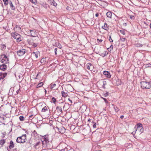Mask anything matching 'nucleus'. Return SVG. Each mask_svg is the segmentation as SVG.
Masks as SVG:
<instances>
[{
	"instance_id": "1",
	"label": "nucleus",
	"mask_w": 151,
	"mask_h": 151,
	"mask_svg": "<svg viewBox=\"0 0 151 151\" xmlns=\"http://www.w3.org/2000/svg\"><path fill=\"white\" fill-rule=\"evenodd\" d=\"M11 35L13 38L16 39L17 42H19L23 39V37L22 36L16 32H12Z\"/></svg>"
},
{
	"instance_id": "2",
	"label": "nucleus",
	"mask_w": 151,
	"mask_h": 151,
	"mask_svg": "<svg viewBox=\"0 0 151 151\" xmlns=\"http://www.w3.org/2000/svg\"><path fill=\"white\" fill-rule=\"evenodd\" d=\"M141 87L143 89H149L151 87L150 84L147 81H142L140 82Z\"/></svg>"
},
{
	"instance_id": "3",
	"label": "nucleus",
	"mask_w": 151,
	"mask_h": 151,
	"mask_svg": "<svg viewBox=\"0 0 151 151\" xmlns=\"http://www.w3.org/2000/svg\"><path fill=\"white\" fill-rule=\"evenodd\" d=\"M26 136V134H25L22 135L21 137H18L16 139L17 142L20 143H23L25 142Z\"/></svg>"
},
{
	"instance_id": "4",
	"label": "nucleus",
	"mask_w": 151,
	"mask_h": 151,
	"mask_svg": "<svg viewBox=\"0 0 151 151\" xmlns=\"http://www.w3.org/2000/svg\"><path fill=\"white\" fill-rule=\"evenodd\" d=\"M0 60L3 64H5L9 63V59L4 55H2L0 56Z\"/></svg>"
},
{
	"instance_id": "5",
	"label": "nucleus",
	"mask_w": 151,
	"mask_h": 151,
	"mask_svg": "<svg viewBox=\"0 0 151 151\" xmlns=\"http://www.w3.org/2000/svg\"><path fill=\"white\" fill-rule=\"evenodd\" d=\"M27 52V50L24 49H20L17 51V55L19 56H22Z\"/></svg>"
},
{
	"instance_id": "6",
	"label": "nucleus",
	"mask_w": 151,
	"mask_h": 151,
	"mask_svg": "<svg viewBox=\"0 0 151 151\" xmlns=\"http://www.w3.org/2000/svg\"><path fill=\"white\" fill-rule=\"evenodd\" d=\"M27 34L29 36H31L32 37H36L37 35V33L35 30H29L27 32Z\"/></svg>"
},
{
	"instance_id": "7",
	"label": "nucleus",
	"mask_w": 151,
	"mask_h": 151,
	"mask_svg": "<svg viewBox=\"0 0 151 151\" xmlns=\"http://www.w3.org/2000/svg\"><path fill=\"white\" fill-rule=\"evenodd\" d=\"M58 129V131L61 133H64L65 132V128L63 127H61L60 128H57Z\"/></svg>"
},
{
	"instance_id": "8",
	"label": "nucleus",
	"mask_w": 151,
	"mask_h": 151,
	"mask_svg": "<svg viewBox=\"0 0 151 151\" xmlns=\"http://www.w3.org/2000/svg\"><path fill=\"white\" fill-rule=\"evenodd\" d=\"M7 73H0V80L1 79H3L7 75Z\"/></svg>"
},
{
	"instance_id": "9",
	"label": "nucleus",
	"mask_w": 151,
	"mask_h": 151,
	"mask_svg": "<svg viewBox=\"0 0 151 151\" xmlns=\"http://www.w3.org/2000/svg\"><path fill=\"white\" fill-rule=\"evenodd\" d=\"M7 68V65L5 64H3L0 65V69L2 70H5Z\"/></svg>"
},
{
	"instance_id": "10",
	"label": "nucleus",
	"mask_w": 151,
	"mask_h": 151,
	"mask_svg": "<svg viewBox=\"0 0 151 151\" xmlns=\"http://www.w3.org/2000/svg\"><path fill=\"white\" fill-rule=\"evenodd\" d=\"M103 74L106 76V77L109 78L111 77L110 74L108 71H104L103 72Z\"/></svg>"
},
{
	"instance_id": "11",
	"label": "nucleus",
	"mask_w": 151,
	"mask_h": 151,
	"mask_svg": "<svg viewBox=\"0 0 151 151\" xmlns=\"http://www.w3.org/2000/svg\"><path fill=\"white\" fill-rule=\"evenodd\" d=\"M102 28L106 31H108L109 29V26L106 23H104V26H102Z\"/></svg>"
},
{
	"instance_id": "12",
	"label": "nucleus",
	"mask_w": 151,
	"mask_h": 151,
	"mask_svg": "<svg viewBox=\"0 0 151 151\" xmlns=\"http://www.w3.org/2000/svg\"><path fill=\"white\" fill-rule=\"evenodd\" d=\"M92 65L91 63H89L87 64V68L88 69L90 70H92Z\"/></svg>"
},
{
	"instance_id": "13",
	"label": "nucleus",
	"mask_w": 151,
	"mask_h": 151,
	"mask_svg": "<svg viewBox=\"0 0 151 151\" xmlns=\"http://www.w3.org/2000/svg\"><path fill=\"white\" fill-rule=\"evenodd\" d=\"M42 139H43V140L45 141V142L48 143L49 142L48 136H47L46 135L44 136L43 137V138H42Z\"/></svg>"
},
{
	"instance_id": "14",
	"label": "nucleus",
	"mask_w": 151,
	"mask_h": 151,
	"mask_svg": "<svg viewBox=\"0 0 151 151\" xmlns=\"http://www.w3.org/2000/svg\"><path fill=\"white\" fill-rule=\"evenodd\" d=\"M143 128L142 127V124L140 123H139L137 124V128L136 129V130L137 131L139 130V128ZM134 128H136V127H135Z\"/></svg>"
},
{
	"instance_id": "15",
	"label": "nucleus",
	"mask_w": 151,
	"mask_h": 151,
	"mask_svg": "<svg viewBox=\"0 0 151 151\" xmlns=\"http://www.w3.org/2000/svg\"><path fill=\"white\" fill-rule=\"evenodd\" d=\"M112 14V13L111 12H108L106 13L107 17L110 18H111Z\"/></svg>"
},
{
	"instance_id": "16",
	"label": "nucleus",
	"mask_w": 151,
	"mask_h": 151,
	"mask_svg": "<svg viewBox=\"0 0 151 151\" xmlns=\"http://www.w3.org/2000/svg\"><path fill=\"white\" fill-rule=\"evenodd\" d=\"M56 109L58 112H62V111L61 106H57L56 108Z\"/></svg>"
},
{
	"instance_id": "17",
	"label": "nucleus",
	"mask_w": 151,
	"mask_h": 151,
	"mask_svg": "<svg viewBox=\"0 0 151 151\" xmlns=\"http://www.w3.org/2000/svg\"><path fill=\"white\" fill-rule=\"evenodd\" d=\"M62 95L63 97H66L67 96L68 94L67 93H65L63 91L61 92Z\"/></svg>"
},
{
	"instance_id": "18",
	"label": "nucleus",
	"mask_w": 151,
	"mask_h": 151,
	"mask_svg": "<svg viewBox=\"0 0 151 151\" xmlns=\"http://www.w3.org/2000/svg\"><path fill=\"white\" fill-rule=\"evenodd\" d=\"M14 147V144L13 142L12 141H11L10 142V145L9 146V148L10 149L13 148Z\"/></svg>"
},
{
	"instance_id": "19",
	"label": "nucleus",
	"mask_w": 151,
	"mask_h": 151,
	"mask_svg": "<svg viewBox=\"0 0 151 151\" xmlns=\"http://www.w3.org/2000/svg\"><path fill=\"white\" fill-rule=\"evenodd\" d=\"M32 134L33 135H34L35 137V138H37L38 137V134L37 133L36 131H34L33 133Z\"/></svg>"
},
{
	"instance_id": "20",
	"label": "nucleus",
	"mask_w": 151,
	"mask_h": 151,
	"mask_svg": "<svg viewBox=\"0 0 151 151\" xmlns=\"http://www.w3.org/2000/svg\"><path fill=\"white\" fill-rule=\"evenodd\" d=\"M9 4L10 5L11 9L12 10H14L15 9V7L14 6L11 1H10Z\"/></svg>"
},
{
	"instance_id": "21",
	"label": "nucleus",
	"mask_w": 151,
	"mask_h": 151,
	"mask_svg": "<svg viewBox=\"0 0 151 151\" xmlns=\"http://www.w3.org/2000/svg\"><path fill=\"white\" fill-rule=\"evenodd\" d=\"M5 142V140L4 139H2L0 140V145L2 146Z\"/></svg>"
},
{
	"instance_id": "22",
	"label": "nucleus",
	"mask_w": 151,
	"mask_h": 151,
	"mask_svg": "<svg viewBox=\"0 0 151 151\" xmlns=\"http://www.w3.org/2000/svg\"><path fill=\"white\" fill-rule=\"evenodd\" d=\"M42 143L43 147H45L47 146V144L48 142H45V141L44 140H42Z\"/></svg>"
},
{
	"instance_id": "23",
	"label": "nucleus",
	"mask_w": 151,
	"mask_h": 151,
	"mask_svg": "<svg viewBox=\"0 0 151 151\" xmlns=\"http://www.w3.org/2000/svg\"><path fill=\"white\" fill-rule=\"evenodd\" d=\"M32 55L33 56H35L36 58L38 57V53L37 52H33Z\"/></svg>"
},
{
	"instance_id": "24",
	"label": "nucleus",
	"mask_w": 151,
	"mask_h": 151,
	"mask_svg": "<svg viewBox=\"0 0 151 151\" xmlns=\"http://www.w3.org/2000/svg\"><path fill=\"white\" fill-rule=\"evenodd\" d=\"M114 109L115 110V111L116 112H118V111L119 110V108L116 106H114Z\"/></svg>"
},
{
	"instance_id": "25",
	"label": "nucleus",
	"mask_w": 151,
	"mask_h": 151,
	"mask_svg": "<svg viewBox=\"0 0 151 151\" xmlns=\"http://www.w3.org/2000/svg\"><path fill=\"white\" fill-rule=\"evenodd\" d=\"M126 41V39L124 38H121L119 39V41L120 42H124Z\"/></svg>"
},
{
	"instance_id": "26",
	"label": "nucleus",
	"mask_w": 151,
	"mask_h": 151,
	"mask_svg": "<svg viewBox=\"0 0 151 151\" xmlns=\"http://www.w3.org/2000/svg\"><path fill=\"white\" fill-rule=\"evenodd\" d=\"M46 59L45 58H43L41 59L40 62L41 63L45 64V63Z\"/></svg>"
},
{
	"instance_id": "27",
	"label": "nucleus",
	"mask_w": 151,
	"mask_h": 151,
	"mask_svg": "<svg viewBox=\"0 0 151 151\" xmlns=\"http://www.w3.org/2000/svg\"><path fill=\"white\" fill-rule=\"evenodd\" d=\"M47 109L46 106H45L42 109V112H45L47 111Z\"/></svg>"
},
{
	"instance_id": "28",
	"label": "nucleus",
	"mask_w": 151,
	"mask_h": 151,
	"mask_svg": "<svg viewBox=\"0 0 151 151\" xmlns=\"http://www.w3.org/2000/svg\"><path fill=\"white\" fill-rule=\"evenodd\" d=\"M43 85V83L42 82H40L38 83L37 85V88H39L42 86Z\"/></svg>"
},
{
	"instance_id": "29",
	"label": "nucleus",
	"mask_w": 151,
	"mask_h": 151,
	"mask_svg": "<svg viewBox=\"0 0 151 151\" xmlns=\"http://www.w3.org/2000/svg\"><path fill=\"white\" fill-rule=\"evenodd\" d=\"M51 1L52 3V4H52L54 6H57V4L55 2V1H54V0H51Z\"/></svg>"
},
{
	"instance_id": "30",
	"label": "nucleus",
	"mask_w": 151,
	"mask_h": 151,
	"mask_svg": "<svg viewBox=\"0 0 151 151\" xmlns=\"http://www.w3.org/2000/svg\"><path fill=\"white\" fill-rule=\"evenodd\" d=\"M32 3L36 4L37 3L36 0H29Z\"/></svg>"
},
{
	"instance_id": "31",
	"label": "nucleus",
	"mask_w": 151,
	"mask_h": 151,
	"mask_svg": "<svg viewBox=\"0 0 151 151\" xmlns=\"http://www.w3.org/2000/svg\"><path fill=\"white\" fill-rule=\"evenodd\" d=\"M4 4L6 6L8 4V0H3Z\"/></svg>"
},
{
	"instance_id": "32",
	"label": "nucleus",
	"mask_w": 151,
	"mask_h": 151,
	"mask_svg": "<svg viewBox=\"0 0 151 151\" xmlns=\"http://www.w3.org/2000/svg\"><path fill=\"white\" fill-rule=\"evenodd\" d=\"M19 119L21 121H23L24 120V118L23 116H19Z\"/></svg>"
},
{
	"instance_id": "33",
	"label": "nucleus",
	"mask_w": 151,
	"mask_h": 151,
	"mask_svg": "<svg viewBox=\"0 0 151 151\" xmlns=\"http://www.w3.org/2000/svg\"><path fill=\"white\" fill-rule=\"evenodd\" d=\"M138 130L139 131V132L140 133V134H141V133H142L143 132V131H144L143 128H139V130Z\"/></svg>"
},
{
	"instance_id": "34",
	"label": "nucleus",
	"mask_w": 151,
	"mask_h": 151,
	"mask_svg": "<svg viewBox=\"0 0 151 151\" xmlns=\"http://www.w3.org/2000/svg\"><path fill=\"white\" fill-rule=\"evenodd\" d=\"M113 45H111L110 46V47L109 48H108V50L109 51H111V50H113Z\"/></svg>"
},
{
	"instance_id": "35",
	"label": "nucleus",
	"mask_w": 151,
	"mask_h": 151,
	"mask_svg": "<svg viewBox=\"0 0 151 151\" xmlns=\"http://www.w3.org/2000/svg\"><path fill=\"white\" fill-rule=\"evenodd\" d=\"M120 32L123 35H124L125 34V31L124 30H121L120 31Z\"/></svg>"
},
{
	"instance_id": "36",
	"label": "nucleus",
	"mask_w": 151,
	"mask_h": 151,
	"mask_svg": "<svg viewBox=\"0 0 151 151\" xmlns=\"http://www.w3.org/2000/svg\"><path fill=\"white\" fill-rule=\"evenodd\" d=\"M109 93L108 92H106V93H104V96L105 97H106L109 96Z\"/></svg>"
},
{
	"instance_id": "37",
	"label": "nucleus",
	"mask_w": 151,
	"mask_h": 151,
	"mask_svg": "<svg viewBox=\"0 0 151 151\" xmlns=\"http://www.w3.org/2000/svg\"><path fill=\"white\" fill-rule=\"evenodd\" d=\"M56 85L54 83L51 85V88H54L55 86H56Z\"/></svg>"
},
{
	"instance_id": "38",
	"label": "nucleus",
	"mask_w": 151,
	"mask_h": 151,
	"mask_svg": "<svg viewBox=\"0 0 151 151\" xmlns=\"http://www.w3.org/2000/svg\"><path fill=\"white\" fill-rule=\"evenodd\" d=\"M146 67L147 68L151 67V64L148 63L146 65Z\"/></svg>"
},
{
	"instance_id": "39",
	"label": "nucleus",
	"mask_w": 151,
	"mask_h": 151,
	"mask_svg": "<svg viewBox=\"0 0 151 151\" xmlns=\"http://www.w3.org/2000/svg\"><path fill=\"white\" fill-rule=\"evenodd\" d=\"M32 45L33 47L34 48L36 47L37 46V44L34 43H33Z\"/></svg>"
},
{
	"instance_id": "40",
	"label": "nucleus",
	"mask_w": 151,
	"mask_h": 151,
	"mask_svg": "<svg viewBox=\"0 0 151 151\" xmlns=\"http://www.w3.org/2000/svg\"><path fill=\"white\" fill-rule=\"evenodd\" d=\"M109 41L111 42H113V40H112V39H111V35H110V36H109Z\"/></svg>"
},
{
	"instance_id": "41",
	"label": "nucleus",
	"mask_w": 151,
	"mask_h": 151,
	"mask_svg": "<svg viewBox=\"0 0 151 151\" xmlns=\"http://www.w3.org/2000/svg\"><path fill=\"white\" fill-rule=\"evenodd\" d=\"M52 100L53 103L55 104L56 100V99L54 97H53L52 98Z\"/></svg>"
},
{
	"instance_id": "42",
	"label": "nucleus",
	"mask_w": 151,
	"mask_h": 151,
	"mask_svg": "<svg viewBox=\"0 0 151 151\" xmlns=\"http://www.w3.org/2000/svg\"><path fill=\"white\" fill-rule=\"evenodd\" d=\"M3 19V16L1 15H0V22L2 21V20Z\"/></svg>"
},
{
	"instance_id": "43",
	"label": "nucleus",
	"mask_w": 151,
	"mask_h": 151,
	"mask_svg": "<svg viewBox=\"0 0 151 151\" xmlns=\"http://www.w3.org/2000/svg\"><path fill=\"white\" fill-rule=\"evenodd\" d=\"M93 128H95L96 127V123L95 122H93Z\"/></svg>"
},
{
	"instance_id": "44",
	"label": "nucleus",
	"mask_w": 151,
	"mask_h": 151,
	"mask_svg": "<svg viewBox=\"0 0 151 151\" xmlns=\"http://www.w3.org/2000/svg\"><path fill=\"white\" fill-rule=\"evenodd\" d=\"M57 50H58V49L57 48H56L55 49V55H57Z\"/></svg>"
},
{
	"instance_id": "45",
	"label": "nucleus",
	"mask_w": 151,
	"mask_h": 151,
	"mask_svg": "<svg viewBox=\"0 0 151 151\" xmlns=\"http://www.w3.org/2000/svg\"><path fill=\"white\" fill-rule=\"evenodd\" d=\"M5 119L4 117H2L0 116V120H4Z\"/></svg>"
},
{
	"instance_id": "46",
	"label": "nucleus",
	"mask_w": 151,
	"mask_h": 151,
	"mask_svg": "<svg viewBox=\"0 0 151 151\" xmlns=\"http://www.w3.org/2000/svg\"><path fill=\"white\" fill-rule=\"evenodd\" d=\"M14 28H18V29H19V30L21 29L20 27L19 26H17V25H16V26H15Z\"/></svg>"
},
{
	"instance_id": "47",
	"label": "nucleus",
	"mask_w": 151,
	"mask_h": 151,
	"mask_svg": "<svg viewBox=\"0 0 151 151\" xmlns=\"http://www.w3.org/2000/svg\"><path fill=\"white\" fill-rule=\"evenodd\" d=\"M130 18L132 19H134V16L130 15Z\"/></svg>"
},
{
	"instance_id": "48",
	"label": "nucleus",
	"mask_w": 151,
	"mask_h": 151,
	"mask_svg": "<svg viewBox=\"0 0 151 151\" xmlns=\"http://www.w3.org/2000/svg\"><path fill=\"white\" fill-rule=\"evenodd\" d=\"M102 98L104 100V101H105L106 103L108 102L107 100L106 99L102 97Z\"/></svg>"
},
{
	"instance_id": "49",
	"label": "nucleus",
	"mask_w": 151,
	"mask_h": 151,
	"mask_svg": "<svg viewBox=\"0 0 151 151\" xmlns=\"http://www.w3.org/2000/svg\"><path fill=\"white\" fill-rule=\"evenodd\" d=\"M40 143V142H37L36 144L35 145V147H36L38 145H39V144Z\"/></svg>"
},
{
	"instance_id": "50",
	"label": "nucleus",
	"mask_w": 151,
	"mask_h": 151,
	"mask_svg": "<svg viewBox=\"0 0 151 151\" xmlns=\"http://www.w3.org/2000/svg\"><path fill=\"white\" fill-rule=\"evenodd\" d=\"M97 40H99V41L100 42H101L102 41V40H101V39H97Z\"/></svg>"
},
{
	"instance_id": "51",
	"label": "nucleus",
	"mask_w": 151,
	"mask_h": 151,
	"mask_svg": "<svg viewBox=\"0 0 151 151\" xmlns=\"http://www.w3.org/2000/svg\"><path fill=\"white\" fill-rule=\"evenodd\" d=\"M2 47H3V48H5V47H6V46H5V45H2Z\"/></svg>"
},
{
	"instance_id": "52",
	"label": "nucleus",
	"mask_w": 151,
	"mask_h": 151,
	"mask_svg": "<svg viewBox=\"0 0 151 151\" xmlns=\"http://www.w3.org/2000/svg\"><path fill=\"white\" fill-rule=\"evenodd\" d=\"M99 15V14L98 13H96L95 14V16L96 17H98V16Z\"/></svg>"
},
{
	"instance_id": "53",
	"label": "nucleus",
	"mask_w": 151,
	"mask_h": 151,
	"mask_svg": "<svg viewBox=\"0 0 151 151\" xmlns=\"http://www.w3.org/2000/svg\"><path fill=\"white\" fill-rule=\"evenodd\" d=\"M68 100L71 103H72V101L70 99H68Z\"/></svg>"
},
{
	"instance_id": "54",
	"label": "nucleus",
	"mask_w": 151,
	"mask_h": 151,
	"mask_svg": "<svg viewBox=\"0 0 151 151\" xmlns=\"http://www.w3.org/2000/svg\"><path fill=\"white\" fill-rule=\"evenodd\" d=\"M124 117V116H123V115H122V116H120V118H121V119H122V118H123Z\"/></svg>"
},
{
	"instance_id": "55",
	"label": "nucleus",
	"mask_w": 151,
	"mask_h": 151,
	"mask_svg": "<svg viewBox=\"0 0 151 151\" xmlns=\"http://www.w3.org/2000/svg\"><path fill=\"white\" fill-rule=\"evenodd\" d=\"M33 116V115H31L30 116H29V118H32V116Z\"/></svg>"
},
{
	"instance_id": "56",
	"label": "nucleus",
	"mask_w": 151,
	"mask_h": 151,
	"mask_svg": "<svg viewBox=\"0 0 151 151\" xmlns=\"http://www.w3.org/2000/svg\"><path fill=\"white\" fill-rule=\"evenodd\" d=\"M13 151H17V149H14V150H13Z\"/></svg>"
},
{
	"instance_id": "57",
	"label": "nucleus",
	"mask_w": 151,
	"mask_h": 151,
	"mask_svg": "<svg viewBox=\"0 0 151 151\" xmlns=\"http://www.w3.org/2000/svg\"><path fill=\"white\" fill-rule=\"evenodd\" d=\"M91 120L90 119H89L88 120V121L90 122Z\"/></svg>"
},
{
	"instance_id": "58",
	"label": "nucleus",
	"mask_w": 151,
	"mask_h": 151,
	"mask_svg": "<svg viewBox=\"0 0 151 151\" xmlns=\"http://www.w3.org/2000/svg\"><path fill=\"white\" fill-rule=\"evenodd\" d=\"M4 136H5L4 134H3V137H2V138H4Z\"/></svg>"
},
{
	"instance_id": "59",
	"label": "nucleus",
	"mask_w": 151,
	"mask_h": 151,
	"mask_svg": "<svg viewBox=\"0 0 151 151\" xmlns=\"http://www.w3.org/2000/svg\"><path fill=\"white\" fill-rule=\"evenodd\" d=\"M18 92H19V90H18L16 91V92L17 93V94H18Z\"/></svg>"
},
{
	"instance_id": "60",
	"label": "nucleus",
	"mask_w": 151,
	"mask_h": 151,
	"mask_svg": "<svg viewBox=\"0 0 151 151\" xmlns=\"http://www.w3.org/2000/svg\"><path fill=\"white\" fill-rule=\"evenodd\" d=\"M150 28H151V23H150Z\"/></svg>"
},
{
	"instance_id": "61",
	"label": "nucleus",
	"mask_w": 151,
	"mask_h": 151,
	"mask_svg": "<svg viewBox=\"0 0 151 151\" xmlns=\"http://www.w3.org/2000/svg\"><path fill=\"white\" fill-rule=\"evenodd\" d=\"M45 92H46V90H45Z\"/></svg>"
},
{
	"instance_id": "62",
	"label": "nucleus",
	"mask_w": 151,
	"mask_h": 151,
	"mask_svg": "<svg viewBox=\"0 0 151 151\" xmlns=\"http://www.w3.org/2000/svg\"><path fill=\"white\" fill-rule=\"evenodd\" d=\"M65 106L64 105L63 107V108H64L65 107Z\"/></svg>"
}]
</instances>
